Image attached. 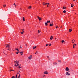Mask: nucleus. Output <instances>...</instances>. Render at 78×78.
Returning a JSON list of instances; mask_svg holds the SVG:
<instances>
[{
  "instance_id": "obj_41",
  "label": "nucleus",
  "mask_w": 78,
  "mask_h": 78,
  "mask_svg": "<svg viewBox=\"0 0 78 78\" xmlns=\"http://www.w3.org/2000/svg\"><path fill=\"white\" fill-rule=\"evenodd\" d=\"M56 28H58V26H57V27H56Z\"/></svg>"
},
{
  "instance_id": "obj_56",
  "label": "nucleus",
  "mask_w": 78,
  "mask_h": 78,
  "mask_svg": "<svg viewBox=\"0 0 78 78\" xmlns=\"http://www.w3.org/2000/svg\"><path fill=\"white\" fill-rule=\"evenodd\" d=\"M18 62H19V61H18Z\"/></svg>"
},
{
  "instance_id": "obj_47",
  "label": "nucleus",
  "mask_w": 78,
  "mask_h": 78,
  "mask_svg": "<svg viewBox=\"0 0 78 78\" xmlns=\"http://www.w3.org/2000/svg\"><path fill=\"white\" fill-rule=\"evenodd\" d=\"M47 3H45V5H47Z\"/></svg>"
},
{
  "instance_id": "obj_3",
  "label": "nucleus",
  "mask_w": 78,
  "mask_h": 78,
  "mask_svg": "<svg viewBox=\"0 0 78 78\" xmlns=\"http://www.w3.org/2000/svg\"><path fill=\"white\" fill-rule=\"evenodd\" d=\"M53 25V23H51L50 24V27H52Z\"/></svg>"
},
{
  "instance_id": "obj_55",
  "label": "nucleus",
  "mask_w": 78,
  "mask_h": 78,
  "mask_svg": "<svg viewBox=\"0 0 78 78\" xmlns=\"http://www.w3.org/2000/svg\"><path fill=\"white\" fill-rule=\"evenodd\" d=\"M64 42V43H65V42L64 41V42Z\"/></svg>"
},
{
  "instance_id": "obj_9",
  "label": "nucleus",
  "mask_w": 78,
  "mask_h": 78,
  "mask_svg": "<svg viewBox=\"0 0 78 78\" xmlns=\"http://www.w3.org/2000/svg\"><path fill=\"white\" fill-rule=\"evenodd\" d=\"M75 46H76V44H74L73 45V48H75Z\"/></svg>"
},
{
  "instance_id": "obj_32",
  "label": "nucleus",
  "mask_w": 78,
  "mask_h": 78,
  "mask_svg": "<svg viewBox=\"0 0 78 78\" xmlns=\"http://www.w3.org/2000/svg\"><path fill=\"white\" fill-rule=\"evenodd\" d=\"M11 71H14V70H10V72H11Z\"/></svg>"
},
{
  "instance_id": "obj_35",
  "label": "nucleus",
  "mask_w": 78,
  "mask_h": 78,
  "mask_svg": "<svg viewBox=\"0 0 78 78\" xmlns=\"http://www.w3.org/2000/svg\"><path fill=\"white\" fill-rule=\"evenodd\" d=\"M17 75H16L15 78H17Z\"/></svg>"
},
{
  "instance_id": "obj_33",
  "label": "nucleus",
  "mask_w": 78,
  "mask_h": 78,
  "mask_svg": "<svg viewBox=\"0 0 78 78\" xmlns=\"http://www.w3.org/2000/svg\"><path fill=\"white\" fill-rule=\"evenodd\" d=\"M18 53H19V51H18V52H16V54H18Z\"/></svg>"
},
{
  "instance_id": "obj_8",
  "label": "nucleus",
  "mask_w": 78,
  "mask_h": 78,
  "mask_svg": "<svg viewBox=\"0 0 78 78\" xmlns=\"http://www.w3.org/2000/svg\"><path fill=\"white\" fill-rule=\"evenodd\" d=\"M44 74H46V75H47L48 74V72H44Z\"/></svg>"
},
{
  "instance_id": "obj_39",
  "label": "nucleus",
  "mask_w": 78,
  "mask_h": 78,
  "mask_svg": "<svg viewBox=\"0 0 78 78\" xmlns=\"http://www.w3.org/2000/svg\"><path fill=\"white\" fill-rule=\"evenodd\" d=\"M49 46H51V44H49Z\"/></svg>"
},
{
  "instance_id": "obj_25",
  "label": "nucleus",
  "mask_w": 78,
  "mask_h": 78,
  "mask_svg": "<svg viewBox=\"0 0 78 78\" xmlns=\"http://www.w3.org/2000/svg\"><path fill=\"white\" fill-rule=\"evenodd\" d=\"M12 78H16V77H15V76H12Z\"/></svg>"
},
{
  "instance_id": "obj_57",
  "label": "nucleus",
  "mask_w": 78,
  "mask_h": 78,
  "mask_svg": "<svg viewBox=\"0 0 78 78\" xmlns=\"http://www.w3.org/2000/svg\"><path fill=\"white\" fill-rule=\"evenodd\" d=\"M58 64H59V63H58Z\"/></svg>"
},
{
  "instance_id": "obj_6",
  "label": "nucleus",
  "mask_w": 78,
  "mask_h": 78,
  "mask_svg": "<svg viewBox=\"0 0 78 78\" xmlns=\"http://www.w3.org/2000/svg\"><path fill=\"white\" fill-rule=\"evenodd\" d=\"M66 74L67 75H70V74H69V73L68 72H66Z\"/></svg>"
},
{
  "instance_id": "obj_15",
  "label": "nucleus",
  "mask_w": 78,
  "mask_h": 78,
  "mask_svg": "<svg viewBox=\"0 0 78 78\" xmlns=\"http://www.w3.org/2000/svg\"><path fill=\"white\" fill-rule=\"evenodd\" d=\"M28 8L29 9H31V6H30L29 7H28Z\"/></svg>"
},
{
  "instance_id": "obj_36",
  "label": "nucleus",
  "mask_w": 78,
  "mask_h": 78,
  "mask_svg": "<svg viewBox=\"0 0 78 78\" xmlns=\"http://www.w3.org/2000/svg\"><path fill=\"white\" fill-rule=\"evenodd\" d=\"M48 44H47L46 45V46H48Z\"/></svg>"
},
{
  "instance_id": "obj_54",
  "label": "nucleus",
  "mask_w": 78,
  "mask_h": 78,
  "mask_svg": "<svg viewBox=\"0 0 78 78\" xmlns=\"http://www.w3.org/2000/svg\"><path fill=\"white\" fill-rule=\"evenodd\" d=\"M73 1H75V0H73Z\"/></svg>"
},
{
  "instance_id": "obj_29",
  "label": "nucleus",
  "mask_w": 78,
  "mask_h": 78,
  "mask_svg": "<svg viewBox=\"0 0 78 78\" xmlns=\"http://www.w3.org/2000/svg\"><path fill=\"white\" fill-rule=\"evenodd\" d=\"M57 64V63L55 62V65H56V64Z\"/></svg>"
},
{
  "instance_id": "obj_45",
  "label": "nucleus",
  "mask_w": 78,
  "mask_h": 78,
  "mask_svg": "<svg viewBox=\"0 0 78 78\" xmlns=\"http://www.w3.org/2000/svg\"><path fill=\"white\" fill-rule=\"evenodd\" d=\"M15 7H16V5H15Z\"/></svg>"
},
{
  "instance_id": "obj_44",
  "label": "nucleus",
  "mask_w": 78,
  "mask_h": 78,
  "mask_svg": "<svg viewBox=\"0 0 78 78\" xmlns=\"http://www.w3.org/2000/svg\"><path fill=\"white\" fill-rule=\"evenodd\" d=\"M37 17L38 18V19L39 17V16H37Z\"/></svg>"
},
{
  "instance_id": "obj_34",
  "label": "nucleus",
  "mask_w": 78,
  "mask_h": 78,
  "mask_svg": "<svg viewBox=\"0 0 78 78\" xmlns=\"http://www.w3.org/2000/svg\"><path fill=\"white\" fill-rule=\"evenodd\" d=\"M16 50H17L18 51H19V49H16Z\"/></svg>"
},
{
  "instance_id": "obj_31",
  "label": "nucleus",
  "mask_w": 78,
  "mask_h": 78,
  "mask_svg": "<svg viewBox=\"0 0 78 78\" xmlns=\"http://www.w3.org/2000/svg\"><path fill=\"white\" fill-rule=\"evenodd\" d=\"M13 5H14V6H15V5H16V4H15V3L14 2V3Z\"/></svg>"
},
{
  "instance_id": "obj_26",
  "label": "nucleus",
  "mask_w": 78,
  "mask_h": 78,
  "mask_svg": "<svg viewBox=\"0 0 78 78\" xmlns=\"http://www.w3.org/2000/svg\"><path fill=\"white\" fill-rule=\"evenodd\" d=\"M71 7H73V4H71Z\"/></svg>"
},
{
  "instance_id": "obj_42",
  "label": "nucleus",
  "mask_w": 78,
  "mask_h": 78,
  "mask_svg": "<svg viewBox=\"0 0 78 78\" xmlns=\"http://www.w3.org/2000/svg\"><path fill=\"white\" fill-rule=\"evenodd\" d=\"M22 30H23V31L24 30V29H22Z\"/></svg>"
},
{
  "instance_id": "obj_19",
  "label": "nucleus",
  "mask_w": 78,
  "mask_h": 78,
  "mask_svg": "<svg viewBox=\"0 0 78 78\" xmlns=\"http://www.w3.org/2000/svg\"><path fill=\"white\" fill-rule=\"evenodd\" d=\"M37 53H38V52L37 51L36 52L35 54H37Z\"/></svg>"
},
{
  "instance_id": "obj_53",
  "label": "nucleus",
  "mask_w": 78,
  "mask_h": 78,
  "mask_svg": "<svg viewBox=\"0 0 78 78\" xmlns=\"http://www.w3.org/2000/svg\"><path fill=\"white\" fill-rule=\"evenodd\" d=\"M73 40L72 41V42H73Z\"/></svg>"
},
{
  "instance_id": "obj_43",
  "label": "nucleus",
  "mask_w": 78,
  "mask_h": 78,
  "mask_svg": "<svg viewBox=\"0 0 78 78\" xmlns=\"http://www.w3.org/2000/svg\"><path fill=\"white\" fill-rule=\"evenodd\" d=\"M48 5H49V3H48Z\"/></svg>"
},
{
  "instance_id": "obj_4",
  "label": "nucleus",
  "mask_w": 78,
  "mask_h": 78,
  "mask_svg": "<svg viewBox=\"0 0 78 78\" xmlns=\"http://www.w3.org/2000/svg\"><path fill=\"white\" fill-rule=\"evenodd\" d=\"M32 55H31L30 56H29L28 57V58L29 59H31V58H32Z\"/></svg>"
},
{
  "instance_id": "obj_14",
  "label": "nucleus",
  "mask_w": 78,
  "mask_h": 78,
  "mask_svg": "<svg viewBox=\"0 0 78 78\" xmlns=\"http://www.w3.org/2000/svg\"><path fill=\"white\" fill-rule=\"evenodd\" d=\"M72 31V29H69V32H71V31Z\"/></svg>"
},
{
  "instance_id": "obj_21",
  "label": "nucleus",
  "mask_w": 78,
  "mask_h": 78,
  "mask_svg": "<svg viewBox=\"0 0 78 78\" xmlns=\"http://www.w3.org/2000/svg\"><path fill=\"white\" fill-rule=\"evenodd\" d=\"M23 21H25V18L24 17H23Z\"/></svg>"
},
{
  "instance_id": "obj_2",
  "label": "nucleus",
  "mask_w": 78,
  "mask_h": 78,
  "mask_svg": "<svg viewBox=\"0 0 78 78\" xmlns=\"http://www.w3.org/2000/svg\"><path fill=\"white\" fill-rule=\"evenodd\" d=\"M7 46H6V47L7 48L8 47V48H9V47H10L11 46H10V45L9 44H6V45Z\"/></svg>"
},
{
  "instance_id": "obj_18",
  "label": "nucleus",
  "mask_w": 78,
  "mask_h": 78,
  "mask_svg": "<svg viewBox=\"0 0 78 78\" xmlns=\"http://www.w3.org/2000/svg\"><path fill=\"white\" fill-rule=\"evenodd\" d=\"M21 34H23V33H24V31H23V32H20Z\"/></svg>"
},
{
  "instance_id": "obj_51",
  "label": "nucleus",
  "mask_w": 78,
  "mask_h": 78,
  "mask_svg": "<svg viewBox=\"0 0 78 78\" xmlns=\"http://www.w3.org/2000/svg\"><path fill=\"white\" fill-rule=\"evenodd\" d=\"M20 47V48H22V47Z\"/></svg>"
},
{
  "instance_id": "obj_46",
  "label": "nucleus",
  "mask_w": 78,
  "mask_h": 78,
  "mask_svg": "<svg viewBox=\"0 0 78 78\" xmlns=\"http://www.w3.org/2000/svg\"><path fill=\"white\" fill-rule=\"evenodd\" d=\"M26 46H27V44H26Z\"/></svg>"
},
{
  "instance_id": "obj_59",
  "label": "nucleus",
  "mask_w": 78,
  "mask_h": 78,
  "mask_svg": "<svg viewBox=\"0 0 78 78\" xmlns=\"http://www.w3.org/2000/svg\"><path fill=\"white\" fill-rule=\"evenodd\" d=\"M17 62V61H16V62Z\"/></svg>"
},
{
  "instance_id": "obj_24",
  "label": "nucleus",
  "mask_w": 78,
  "mask_h": 78,
  "mask_svg": "<svg viewBox=\"0 0 78 78\" xmlns=\"http://www.w3.org/2000/svg\"><path fill=\"white\" fill-rule=\"evenodd\" d=\"M3 7H6V5H3Z\"/></svg>"
},
{
  "instance_id": "obj_16",
  "label": "nucleus",
  "mask_w": 78,
  "mask_h": 78,
  "mask_svg": "<svg viewBox=\"0 0 78 78\" xmlns=\"http://www.w3.org/2000/svg\"><path fill=\"white\" fill-rule=\"evenodd\" d=\"M63 12L64 13H66V10H64Z\"/></svg>"
},
{
  "instance_id": "obj_20",
  "label": "nucleus",
  "mask_w": 78,
  "mask_h": 78,
  "mask_svg": "<svg viewBox=\"0 0 78 78\" xmlns=\"http://www.w3.org/2000/svg\"><path fill=\"white\" fill-rule=\"evenodd\" d=\"M63 9H66V7H63Z\"/></svg>"
},
{
  "instance_id": "obj_11",
  "label": "nucleus",
  "mask_w": 78,
  "mask_h": 78,
  "mask_svg": "<svg viewBox=\"0 0 78 78\" xmlns=\"http://www.w3.org/2000/svg\"><path fill=\"white\" fill-rule=\"evenodd\" d=\"M38 19L39 20H41V18L39 17L38 18Z\"/></svg>"
},
{
  "instance_id": "obj_49",
  "label": "nucleus",
  "mask_w": 78,
  "mask_h": 78,
  "mask_svg": "<svg viewBox=\"0 0 78 78\" xmlns=\"http://www.w3.org/2000/svg\"><path fill=\"white\" fill-rule=\"evenodd\" d=\"M47 6L48 7V5H47Z\"/></svg>"
},
{
  "instance_id": "obj_58",
  "label": "nucleus",
  "mask_w": 78,
  "mask_h": 78,
  "mask_svg": "<svg viewBox=\"0 0 78 78\" xmlns=\"http://www.w3.org/2000/svg\"><path fill=\"white\" fill-rule=\"evenodd\" d=\"M53 64H54V63H53Z\"/></svg>"
},
{
  "instance_id": "obj_1",
  "label": "nucleus",
  "mask_w": 78,
  "mask_h": 78,
  "mask_svg": "<svg viewBox=\"0 0 78 78\" xmlns=\"http://www.w3.org/2000/svg\"><path fill=\"white\" fill-rule=\"evenodd\" d=\"M19 65V62H17L16 63L15 66H16V67H17V66H18Z\"/></svg>"
},
{
  "instance_id": "obj_12",
  "label": "nucleus",
  "mask_w": 78,
  "mask_h": 78,
  "mask_svg": "<svg viewBox=\"0 0 78 78\" xmlns=\"http://www.w3.org/2000/svg\"><path fill=\"white\" fill-rule=\"evenodd\" d=\"M36 48V46H35V47H33V49H35V50Z\"/></svg>"
},
{
  "instance_id": "obj_27",
  "label": "nucleus",
  "mask_w": 78,
  "mask_h": 78,
  "mask_svg": "<svg viewBox=\"0 0 78 78\" xmlns=\"http://www.w3.org/2000/svg\"><path fill=\"white\" fill-rule=\"evenodd\" d=\"M43 5H45V2H44L43 3Z\"/></svg>"
},
{
  "instance_id": "obj_22",
  "label": "nucleus",
  "mask_w": 78,
  "mask_h": 78,
  "mask_svg": "<svg viewBox=\"0 0 78 78\" xmlns=\"http://www.w3.org/2000/svg\"><path fill=\"white\" fill-rule=\"evenodd\" d=\"M41 31H40V30H38V33H40Z\"/></svg>"
},
{
  "instance_id": "obj_10",
  "label": "nucleus",
  "mask_w": 78,
  "mask_h": 78,
  "mask_svg": "<svg viewBox=\"0 0 78 78\" xmlns=\"http://www.w3.org/2000/svg\"><path fill=\"white\" fill-rule=\"evenodd\" d=\"M20 53L21 54V55H22V54H23V52L22 51L21 52H20Z\"/></svg>"
},
{
  "instance_id": "obj_28",
  "label": "nucleus",
  "mask_w": 78,
  "mask_h": 78,
  "mask_svg": "<svg viewBox=\"0 0 78 78\" xmlns=\"http://www.w3.org/2000/svg\"><path fill=\"white\" fill-rule=\"evenodd\" d=\"M47 58H48V59H50V57H49V56H48Z\"/></svg>"
},
{
  "instance_id": "obj_48",
  "label": "nucleus",
  "mask_w": 78,
  "mask_h": 78,
  "mask_svg": "<svg viewBox=\"0 0 78 78\" xmlns=\"http://www.w3.org/2000/svg\"><path fill=\"white\" fill-rule=\"evenodd\" d=\"M45 76V75H44V76H43L44 77Z\"/></svg>"
},
{
  "instance_id": "obj_38",
  "label": "nucleus",
  "mask_w": 78,
  "mask_h": 78,
  "mask_svg": "<svg viewBox=\"0 0 78 78\" xmlns=\"http://www.w3.org/2000/svg\"><path fill=\"white\" fill-rule=\"evenodd\" d=\"M19 76L20 77V74H19Z\"/></svg>"
},
{
  "instance_id": "obj_5",
  "label": "nucleus",
  "mask_w": 78,
  "mask_h": 78,
  "mask_svg": "<svg viewBox=\"0 0 78 78\" xmlns=\"http://www.w3.org/2000/svg\"><path fill=\"white\" fill-rule=\"evenodd\" d=\"M66 71H68V70H69V68H68V67H66Z\"/></svg>"
},
{
  "instance_id": "obj_17",
  "label": "nucleus",
  "mask_w": 78,
  "mask_h": 78,
  "mask_svg": "<svg viewBox=\"0 0 78 78\" xmlns=\"http://www.w3.org/2000/svg\"><path fill=\"white\" fill-rule=\"evenodd\" d=\"M47 23H50V21H48L47 22Z\"/></svg>"
},
{
  "instance_id": "obj_7",
  "label": "nucleus",
  "mask_w": 78,
  "mask_h": 78,
  "mask_svg": "<svg viewBox=\"0 0 78 78\" xmlns=\"http://www.w3.org/2000/svg\"><path fill=\"white\" fill-rule=\"evenodd\" d=\"M50 39L51 40H52V39H53V36H51V37H50Z\"/></svg>"
},
{
  "instance_id": "obj_52",
  "label": "nucleus",
  "mask_w": 78,
  "mask_h": 78,
  "mask_svg": "<svg viewBox=\"0 0 78 78\" xmlns=\"http://www.w3.org/2000/svg\"><path fill=\"white\" fill-rule=\"evenodd\" d=\"M20 77L19 76H18V78H20V77Z\"/></svg>"
},
{
  "instance_id": "obj_13",
  "label": "nucleus",
  "mask_w": 78,
  "mask_h": 78,
  "mask_svg": "<svg viewBox=\"0 0 78 78\" xmlns=\"http://www.w3.org/2000/svg\"><path fill=\"white\" fill-rule=\"evenodd\" d=\"M45 25L46 26H47V25H48V24H47V22L45 23Z\"/></svg>"
},
{
  "instance_id": "obj_50",
  "label": "nucleus",
  "mask_w": 78,
  "mask_h": 78,
  "mask_svg": "<svg viewBox=\"0 0 78 78\" xmlns=\"http://www.w3.org/2000/svg\"><path fill=\"white\" fill-rule=\"evenodd\" d=\"M55 39H56V38H55Z\"/></svg>"
},
{
  "instance_id": "obj_40",
  "label": "nucleus",
  "mask_w": 78,
  "mask_h": 78,
  "mask_svg": "<svg viewBox=\"0 0 78 78\" xmlns=\"http://www.w3.org/2000/svg\"><path fill=\"white\" fill-rule=\"evenodd\" d=\"M73 41H74V42H73V43H74L75 42V40H73Z\"/></svg>"
},
{
  "instance_id": "obj_23",
  "label": "nucleus",
  "mask_w": 78,
  "mask_h": 78,
  "mask_svg": "<svg viewBox=\"0 0 78 78\" xmlns=\"http://www.w3.org/2000/svg\"><path fill=\"white\" fill-rule=\"evenodd\" d=\"M64 42V40H62V44H63V42Z\"/></svg>"
},
{
  "instance_id": "obj_37",
  "label": "nucleus",
  "mask_w": 78,
  "mask_h": 78,
  "mask_svg": "<svg viewBox=\"0 0 78 78\" xmlns=\"http://www.w3.org/2000/svg\"><path fill=\"white\" fill-rule=\"evenodd\" d=\"M61 60H58V62H61Z\"/></svg>"
},
{
  "instance_id": "obj_30",
  "label": "nucleus",
  "mask_w": 78,
  "mask_h": 78,
  "mask_svg": "<svg viewBox=\"0 0 78 78\" xmlns=\"http://www.w3.org/2000/svg\"><path fill=\"white\" fill-rule=\"evenodd\" d=\"M18 66H19V69H20V68H21V67H20V66H19V65H18Z\"/></svg>"
}]
</instances>
